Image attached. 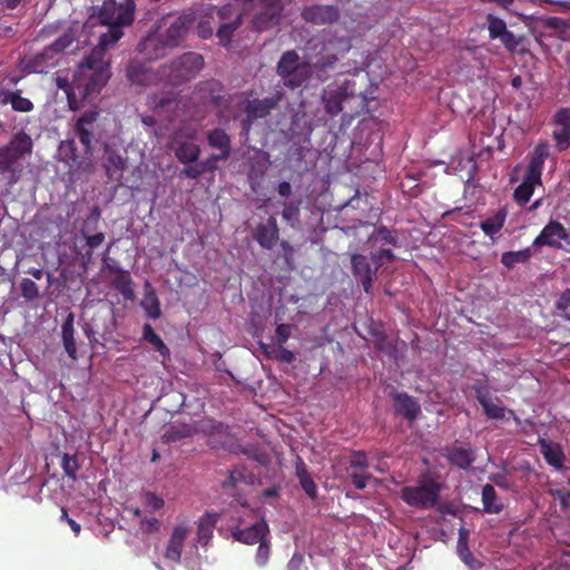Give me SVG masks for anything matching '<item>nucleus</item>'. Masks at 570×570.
Here are the masks:
<instances>
[{
  "instance_id": "obj_38",
  "label": "nucleus",
  "mask_w": 570,
  "mask_h": 570,
  "mask_svg": "<svg viewBox=\"0 0 570 570\" xmlns=\"http://www.w3.org/2000/svg\"><path fill=\"white\" fill-rule=\"evenodd\" d=\"M337 56L334 53L320 55L312 66V72L316 73L317 79L324 81L327 79L328 70L334 69L337 62Z\"/></svg>"
},
{
  "instance_id": "obj_12",
  "label": "nucleus",
  "mask_w": 570,
  "mask_h": 570,
  "mask_svg": "<svg viewBox=\"0 0 570 570\" xmlns=\"http://www.w3.org/2000/svg\"><path fill=\"white\" fill-rule=\"evenodd\" d=\"M242 523V519H237V523L230 530L233 539L240 543L248 546L259 543L269 533L268 524L264 520L256 521L244 528Z\"/></svg>"
},
{
  "instance_id": "obj_42",
  "label": "nucleus",
  "mask_w": 570,
  "mask_h": 570,
  "mask_svg": "<svg viewBox=\"0 0 570 570\" xmlns=\"http://www.w3.org/2000/svg\"><path fill=\"white\" fill-rule=\"evenodd\" d=\"M458 553L462 562H464L470 569L480 568V562L473 557L472 552L468 547V538L464 531H460L458 541Z\"/></svg>"
},
{
  "instance_id": "obj_44",
  "label": "nucleus",
  "mask_w": 570,
  "mask_h": 570,
  "mask_svg": "<svg viewBox=\"0 0 570 570\" xmlns=\"http://www.w3.org/2000/svg\"><path fill=\"white\" fill-rule=\"evenodd\" d=\"M531 249L524 248L515 252H505L501 256V263L508 268L512 269L519 263H527L531 258Z\"/></svg>"
},
{
  "instance_id": "obj_57",
  "label": "nucleus",
  "mask_w": 570,
  "mask_h": 570,
  "mask_svg": "<svg viewBox=\"0 0 570 570\" xmlns=\"http://www.w3.org/2000/svg\"><path fill=\"white\" fill-rule=\"evenodd\" d=\"M368 459L364 451H355L353 452L350 459V468L351 469H360L365 471L368 468Z\"/></svg>"
},
{
  "instance_id": "obj_62",
  "label": "nucleus",
  "mask_w": 570,
  "mask_h": 570,
  "mask_svg": "<svg viewBox=\"0 0 570 570\" xmlns=\"http://www.w3.org/2000/svg\"><path fill=\"white\" fill-rule=\"evenodd\" d=\"M472 389L475 392V397L480 404H483L491 397L490 391L485 384L476 383Z\"/></svg>"
},
{
  "instance_id": "obj_47",
  "label": "nucleus",
  "mask_w": 570,
  "mask_h": 570,
  "mask_svg": "<svg viewBox=\"0 0 570 570\" xmlns=\"http://www.w3.org/2000/svg\"><path fill=\"white\" fill-rule=\"evenodd\" d=\"M73 32L67 31L57 38L51 45L47 46V48L58 58V55L68 49L73 43Z\"/></svg>"
},
{
  "instance_id": "obj_1",
  "label": "nucleus",
  "mask_w": 570,
  "mask_h": 570,
  "mask_svg": "<svg viewBox=\"0 0 570 570\" xmlns=\"http://www.w3.org/2000/svg\"><path fill=\"white\" fill-rule=\"evenodd\" d=\"M365 97L356 86L354 78L344 79L342 82L335 81L328 85L322 94V102L326 114L334 117L341 112L353 115L358 112Z\"/></svg>"
},
{
  "instance_id": "obj_24",
  "label": "nucleus",
  "mask_w": 570,
  "mask_h": 570,
  "mask_svg": "<svg viewBox=\"0 0 570 570\" xmlns=\"http://www.w3.org/2000/svg\"><path fill=\"white\" fill-rule=\"evenodd\" d=\"M58 63V58L46 47L27 62V69L35 73H47Z\"/></svg>"
},
{
  "instance_id": "obj_36",
  "label": "nucleus",
  "mask_w": 570,
  "mask_h": 570,
  "mask_svg": "<svg viewBox=\"0 0 570 570\" xmlns=\"http://www.w3.org/2000/svg\"><path fill=\"white\" fill-rule=\"evenodd\" d=\"M481 500L483 504V511L487 513L499 514L504 509V505L500 501L497 491L492 484L483 485Z\"/></svg>"
},
{
  "instance_id": "obj_4",
  "label": "nucleus",
  "mask_w": 570,
  "mask_h": 570,
  "mask_svg": "<svg viewBox=\"0 0 570 570\" xmlns=\"http://www.w3.org/2000/svg\"><path fill=\"white\" fill-rule=\"evenodd\" d=\"M203 67L204 59L199 53L185 52L169 65L160 67V78L165 83L178 86L193 79Z\"/></svg>"
},
{
  "instance_id": "obj_6",
  "label": "nucleus",
  "mask_w": 570,
  "mask_h": 570,
  "mask_svg": "<svg viewBox=\"0 0 570 570\" xmlns=\"http://www.w3.org/2000/svg\"><path fill=\"white\" fill-rule=\"evenodd\" d=\"M33 142L31 137L24 131H19L12 136L10 141L0 147V174L16 173V164L24 156L32 153Z\"/></svg>"
},
{
  "instance_id": "obj_58",
  "label": "nucleus",
  "mask_w": 570,
  "mask_h": 570,
  "mask_svg": "<svg viewBox=\"0 0 570 570\" xmlns=\"http://www.w3.org/2000/svg\"><path fill=\"white\" fill-rule=\"evenodd\" d=\"M348 475H350L352 483L354 484V487L357 490L365 489L367 485V482L372 479V475L365 471H362V472L352 471V472H350Z\"/></svg>"
},
{
  "instance_id": "obj_5",
  "label": "nucleus",
  "mask_w": 570,
  "mask_h": 570,
  "mask_svg": "<svg viewBox=\"0 0 570 570\" xmlns=\"http://www.w3.org/2000/svg\"><path fill=\"white\" fill-rule=\"evenodd\" d=\"M487 30L490 40H499L510 53H523L527 48V37L508 29L507 22L500 17L489 13L485 17Z\"/></svg>"
},
{
  "instance_id": "obj_17",
  "label": "nucleus",
  "mask_w": 570,
  "mask_h": 570,
  "mask_svg": "<svg viewBox=\"0 0 570 570\" xmlns=\"http://www.w3.org/2000/svg\"><path fill=\"white\" fill-rule=\"evenodd\" d=\"M187 535L188 527L186 524H178L173 529L164 552V558L167 561L171 563L180 562Z\"/></svg>"
},
{
  "instance_id": "obj_56",
  "label": "nucleus",
  "mask_w": 570,
  "mask_h": 570,
  "mask_svg": "<svg viewBox=\"0 0 570 570\" xmlns=\"http://www.w3.org/2000/svg\"><path fill=\"white\" fill-rule=\"evenodd\" d=\"M375 238L383 242L384 244H389L391 246H397V237L395 233L389 229L386 226H380L375 230Z\"/></svg>"
},
{
  "instance_id": "obj_41",
  "label": "nucleus",
  "mask_w": 570,
  "mask_h": 570,
  "mask_svg": "<svg viewBox=\"0 0 570 570\" xmlns=\"http://www.w3.org/2000/svg\"><path fill=\"white\" fill-rule=\"evenodd\" d=\"M142 340L153 345L161 356H169V348L166 346L161 337L155 333L149 323H146L142 327Z\"/></svg>"
},
{
  "instance_id": "obj_26",
  "label": "nucleus",
  "mask_w": 570,
  "mask_h": 570,
  "mask_svg": "<svg viewBox=\"0 0 570 570\" xmlns=\"http://www.w3.org/2000/svg\"><path fill=\"white\" fill-rule=\"evenodd\" d=\"M227 158L228 157H220V154H213L203 161H196V164L191 166L184 167L180 174L187 178L197 179L205 173L214 171L217 168V163L219 160H226Z\"/></svg>"
},
{
  "instance_id": "obj_3",
  "label": "nucleus",
  "mask_w": 570,
  "mask_h": 570,
  "mask_svg": "<svg viewBox=\"0 0 570 570\" xmlns=\"http://www.w3.org/2000/svg\"><path fill=\"white\" fill-rule=\"evenodd\" d=\"M276 71L283 81V86L294 90L304 86L311 78L312 66L302 61L295 50H287L281 56Z\"/></svg>"
},
{
  "instance_id": "obj_31",
  "label": "nucleus",
  "mask_w": 570,
  "mask_h": 570,
  "mask_svg": "<svg viewBox=\"0 0 570 570\" xmlns=\"http://www.w3.org/2000/svg\"><path fill=\"white\" fill-rule=\"evenodd\" d=\"M197 433V428L189 423L175 422L170 424L163 434V440L166 443L180 441L187 439Z\"/></svg>"
},
{
  "instance_id": "obj_50",
  "label": "nucleus",
  "mask_w": 570,
  "mask_h": 570,
  "mask_svg": "<svg viewBox=\"0 0 570 570\" xmlns=\"http://www.w3.org/2000/svg\"><path fill=\"white\" fill-rule=\"evenodd\" d=\"M61 468L67 476L76 480L77 471L80 469L77 456L65 453L61 461Z\"/></svg>"
},
{
  "instance_id": "obj_63",
  "label": "nucleus",
  "mask_w": 570,
  "mask_h": 570,
  "mask_svg": "<svg viewBox=\"0 0 570 570\" xmlns=\"http://www.w3.org/2000/svg\"><path fill=\"white\" fill-rule=\"evenodd\" d=\"M556 307L561 314L570 308V288L564 289L556 303Z\"/></svg>"
},
{
  "instance_id": "obj_61",
  "label": "nucleus",
  "mask_w": 570,
  "mask_h": 570,
  "mask_svg": "<svg viewBox=\"0 0 570 570\" xmlns=\"http://www.w3.org/2000/svg\"><path fill=\"white\" fill-rule=\"evenodd\" d=\"M283 218L288 223H294L298 220L299 207L294 203H288L284 205V209L282 212Z\"/></svg>"
},
{
  "instance_id": "obj_28",
  "label": "nucleus",
  "mask_w": 570,
  "mask_h": 570,
  "mask_svg": "<svg viewBox=\"0 0 570 570\" xmlns=\"http://www.w3.org/2000/svg\"><path fill=\"white\" fill-rule=\"evenodd\" d=\"M75 315L72 313H69L66 317V320L62 323L61 326V340L65 347L66 353L68 356L77 361V346H76V340H75Z\"/></svg>"
},
{
  "instance_id": "obj_48",
  "label": "nucleus",
  "mask_w": 570,
  "mask_h": 570,
  "mask_svg": "<svg viewBox=\"0 0 570 570\" xmlns=\"http://www.w3.org/2000/svg\"><path fill=\"white\" fill-rule=\"evenodd\" d=\"M261 347L268 357H275L276 360L288 364L295 361V354L292 351L284 348L283 346H278V348L272 347L271 352L268 346L265 344H261Z\"/></svg>"
},
{
  "instance_id": "obj_35",
  "label": "nucleus",
  "mask_w": 570,
  "mask_h": 570,
  "mask_svg": "<svg viewBox=\"0 0 570 570\" xmlns=\"http://www.w3.org/2000/svg\"><path fill=\"white\" fill-rule=\"evenodd\" d=\"M208 145L220 150V157H229L232 151L230 137L222 128H215L207 135Z\"/></svg>"
},
{
  "instance_id": "obj_51",
  "label": "nucleus",
  "mask_w": 570,
  "mask_h": 570,
  "mask_svg": "<svg viewBox=\"0 0 570 570\" xmlns=\"http://www.w3.org/2000/svg\"><path fill=\"white\" fill-rule=\"evenodd\" d=\"M20 289H21V296L27 301H35L39 297L38 285L29 278H23L21 281Z\"/></svg>"
},
{
  "instance_id": "obj_14",
  "label": "nucleus",
  "mask_w": 570,
  "mask_h": 570,
  "mask_svg": "<svg viewBox=\"0 0 570 570\" xmlns=\"http://www.w3.org/2000/svg\"><path fill=\"white\" fill-rule=\"evenodd\" d=\"M137 50L145 59L153 61L167 56L171 47L165 42L161 35L155 29L138 43Z\"/></svg>"
},
{
  "instance_id": "obj_53",
  "label": "nucleus",
  "mask_w": 570,
  "mask_h": 570,
  "mask_svg": "<svg viewBox=\"0 0 570 570\" xmlns=\"http://www.w3.org/2000/svg\"><path fill=\"white\" fill-rule=\"evenodd\" d=\"M196 428L197 432H203L206 434H220L225 431V425L214 420H203Z\"/></svg>"
},
{
  "instance_id": "obj_9",
  "label": "nucleus",
  "mask_w": 570,
  "mask_h": 570,
  "mask_svg": "<svg viewBox=\"0 0 570 570\" xmlns=\"http://www.w3.org/2000/svg\"><path fill=\"white\" fill-rule=\"evenodd\" d=\"M439 494V484L431 481L416 487H404L401 491V499L411 507L428 509L438 503Z\"/></svg>"
},
{
  "instance_id": "obj_30",
  "label": "nucleus",
  "mask_w": 570,
  "mask_h": 570,
  "mask_svg": "<svg viewBox=\"0 0 570 570\" xmlns=\"http://www.w3.org/2000/svg\"><path fill=\"white\" fill-rule=\"evenodd\" d=\"M200 155V148L197 144L185 140L177 144L175 148V156L179 163L186 166L196 164Z\"/></svg>"
},
{
  "instance_id": "obj_21",
  "label": "nucleus",
  "mask_w": 570,
  "mask_h": 570,
  "mask_svg": "<svg viewBox=\"0 0 570 570\" xmlns=\"http://www.w3.org/2000/svg\"><path fill=\"white\" fill-rule=\"evenodd\" d=\"M97 116L98 115L95 111H87L82 114L76 122L75 130L86 154H89L92 150L94 126L97 120Z\"/></svg>"
},
{
  "instance_id": "obj_39",
  "label": "nucleus",
  "mask_w": 570,
  "mask_h": 570,
  "mask_svg": "<svg viewBox=\"0 0 570 570\" xmlns=\"http://www.w3.org/2000/svg\"><path fill=\"white\" fill-rule=\"evenodd\" d=\"M541 183L537 179H528V176H524L523 181L514 189L513 198L515 203L524 206L533 195L534 187L541 185Z\"/></svg>"
},
{
  "instance_id": "obj_8",
  "label": "nucleus",
  "mask_w": 570,
  "mask_h": 570,
  "mask_svg": "<svg viewBox=\"0 0 570 570\" xmlns=\"http://www.w3.org/2000/svg\"><path fill=\"white\" fill-rule=\"evenodd\" d=\"M135 0H104L98 18L101 23L131 24L135 20Z\"/></svg>"
},
{
  "instance_id": "obj_32",
  "label": "nucleus",
  "mask_w": 570,
  "mask_h": 570,
  "mask_svg": "<svg viewBox=\"0 0 570 570\" xmlns=\"http://www.w3.org/2000/svg\"><path fill=\"white\" fill-rule=\"evenodd\" d=\"M508 210L505 207L497 210L492 216L480 223L481 230L491 239H494L495 235L503 228Z\"/></svg>"
},
{
  "instance_id": "obj_59",
  "label": "nucleus",
  "mask_w": 570,
  "mask_h": 570,
  "mask_svg": "<svg viewBox=\"0 0 570 570\" xmlns=\"http://www.w3.org/2000/svg\"><path fill=\"white\" fill-rule=\"evenodd\" d=\"M292 335V325L279 324L275 330V340L278 346H283Z\"/></svg>"
},
{
  "instance_id": "obj_20",
  "label": "nucleus",
  "mask_w": 570,
  "mask_h": 570,
  "mask_svg": "<svg viewBox=\"0 0 570 570\" xmlns=\"http://www.w3.org/2000/svg\"><path fill=\"white\" fill-rule=\"evenodd\" d=\"M302 18L314 24H326L336 21L340 12L334 6L314 4L303 9Z\"/></svg>"
},
{
  "instance_id": "obj_22",
  "label": "nucleus",
  "mask_w": 570,
  "mask_h": 570,
  "mask_svg": "<svg viewBox=\"0 0 570 570\" xmlns=\"http://www.w3.org/2000/svg\"><path fill=\"white\" fill-rule=\"evenodd\" d=\"M394 400V411L396 414L402 415L407 421H414L421 413V406L414 396L405 392L392 393Z\"/></svg>"
},
{
  "instance_id": "obj_34",
  "label": "nucleus",
  "mask_w": 570,
  "mask_h": 570,
  "mask_svg": "<svg viewBox=\"0 0 570 570\" xmlns=\"http://www.w3.org/2000/svg\"><path fill=\"white\" fill-rule=\"evenodd\" d=\"M217 513L206 512L198 521L197 539L202 546H207L213 538L214 528L218 521Z\"/></svg>"
},
{
  "instance_id": "obj_33",
  "label": "nucleus",
  "mask_w": 570,
  "mask_h": 570,
  "mask_svg": "<svg viewBox=\"0 0 570 570\" xmlns=\"http://www.w3.org/2000/svg\"><path fill=\"white\" fill-rule=\"evenodd\" d=\"M540 451L546 462L557 470H561L564 463V453L560 444L541 441Z\"/></svg>"
},
{
  "instance_id": "obj_54",
  "label": "nucleus",
  "mask_w": 570,
  "mask_h": 570,
  "mask_svg": "<svg viewBox=\"0 0 570 570\" xmlns=\"http://www.w3.org/2000/svg\"><path fill=\"white\" fill-rule=\"evenodd\" d=\"M484 414L489 419L493 420H501L504 417V409L495 403H493L492 399L490 397L488 401H485L483 404H481Z\"/></svg>"
},
{
  "instance_id": "obj_27",
  "label": "nucleus",
  "mask_w": 570,
  "mask_h": 570,
  "mask_svg": "<svg viewBox=\"0 0 570 570\" xmlns=\"http://www.w3.org/2000/svg\"><path fill=\"white\" fill-rule=\"evenodd\" d=\"M108 268L115 274L112 278L114 288L118 291L125 299H132L135 295L134 282L129 272L116 266H108Z\"/></svg>"
},
{
  "instance_id": "obj_52",
  "label": "nucleus",
  "mask_w": 570,
  "mask_h": 570,
  "mask_svg": "<svg viewBox=\"0 0 570 570\" xmlns=\"http://www.w3.org/2000/svg\"><path fill=\"white\" fill-rule=\"evenodd\" d=\"M371 258L373 263L375 264L376 268L379 269L382 267L385 263H390L395 261L396 256L394 255L392 248H380L375 253H372Z\"/></svg>"
},
{
  "instance_id": "obj_25",
  "label": "nucleus",
  "mask_w": 570,
  "mask_h": 570,
  "mask_svg": "<svg viewBox=\"0 0 570 570\" xmlns=\"http://www.w3.org/2000/svg\"><path fill=\"white\" fill-rule=\"evenodd\" d=\"M446 458L452 465L468 470L475 461V453L471 445L452 446L448 449Z\"/></svg>"
},
{
  "instance_id": "obj_49",
  "label": "nucleus",
  "mask_w": 570,
  "mask_h": 570,
  "mask_svg": "<svg viewBox=\"0 0 570 570\" xmlns=\"http://www.w3.org/2000/svg\"><path fill=\"white\" fill-rule=\"evenodd\" d=\"M142 504L149 513H154L164 507L165 501L154 492H146L142 495Z\"/></svg>"
},
{
  "instance_id": "obj_40",
  "label": "nucleus",
  "mask_w": 570,
  "mask_h": 570,
  "mask_svg": "<svg viewBox=\"0 0 570 570\" xmlns=\"http://www.w3.org/2000/svg\"><path fill=\"white\" fill-rule=\"evenodd\" d=\"M140 305L148 317L157 320L161 315L160 302L153 288L145 292Z\"/></svg>"
},
{
  "instance_id": "obj_60",
  "label": "nucleus",
  "mask_w": 570,
  "mask_h": 570,
  "mask_svg": "<svg viewBox=\"0 0 570 570\" xmlns=\"http://www.w3.org/2000/svg\"><path fill=\"white\" fill-rule=\"evenodd\" d=\"M160 521L157 518H144L140 520L139 529L148 534L159 531Z\"/></svg>"
},
{
  "instance_id": "obj_16",
  "label": "nucleus",
  "mask_w": 570,
  "mask_h": 570,
  "mask_svg": "<svg viewBox=\"0 0 570 570\" xmlns=\"http://www.w3.org/2000/svg\"><path fill=\"white\" fill-rule=\"evenodd\" d=\"M556 129L552 138L556 141V148L563 151L570 147V107L558 109L553 116Z\"/></svg>"
},
{
  "instance_id": "obj_10",
  "label": "nucleus",
  "mask_w": 570,
  "mask_h": 570,
  "mask_svg": "<svg viewBox=\"0 0 570 570\" xmlns=\"http://www.w3.org/2000/svg\"><path fill=\"white\" fill-rule=\"evenodd\" d=\"M100 219V209L98 207H94L88 215L82 228L80 229V234L86 242L87 249L85 252H79L80 261L83 267H87L92 262L94 250L99 247L105 242V234L99 232L96 234H90V230L96 229Z\"/></svg>"
},
{
  "instance_id": "obj_55",
  "label": "nucleus",
  "mask_w": 570,
  "mask_h": 570,
  "mask_svg": "<svg viewBox=\"0 0 570 570\" xmlns=\"http://www.w3.org/2000/svg\"><path fill=\"white\" fill-rule=\"evenodd\" d=\"M271 556V546L267 539L265 538L259 542V546L256 551L255 562L258 567H265L269 560Z\"/></svg>"
},
{
  "instance_id": "obj_18",
  "label": "nucleus",
  "mask_w": 570,
  "mask_h": 570,
  "mask_svg": "<svg viewBox=\"0 0 570 570\" xmlns=\"http://www.w3.org/2000/svg\"><path fill=\"white\" fill-rule=\"evenodd\" d=\"M254 239L265 249H272L279 239V229L275 216H269L265 223L256 226L253 233Z\"/></svg>"
},
{
  "instance_id": "obj_11",
  "label": "nucleus",
  "mask_w": 570,
  "mask_h": 570,
  "mask_svg": "<svg viewBox=\"0 0 570 570\" xmlns=\"http://www.w3.org/2000/svg\"><path fill=\"white\" fill-rule=\"evenodd\" d=\"M108 78H109V75H108L107 70L100 69L98 71H92L88 76V81L83 88L79 83L68 85L67 82H63L61 79H58L57 83H58L59 88H61L66 91L69 106H70V108L73 109L75 108L73 100L76 98V90H79V95L82 98H86L90 94L99 91L100 88L107 82Z\"/></svg>"
},
{
  "instance_id": "obj_7",
  "label": "nucleus",
  "mask_w": 570,
  "mask_h": 570,
  "mask_svg": "<svg viewBox=\"0 0 570 570\" xmlns=\"http://www.w3.org/2000/svg\"><path fill=\"white\" fill-rule=\"evenodd\" d=\"M194 18L190 14L167 16L159 20L156 30L171 49L179 47L186 39Z\"/></svg>"
},
{
  "instance_id": "obj_19",
  "label": "nucleus",
  "mask_w": 570,
  "mask_h": 570,
  "mask_svg": "<svg viewBox=\"0 0 570 570\" xmlns=\"http://www.w3.org/2000/svg\"><path fill=\"white\" fill-rule=\"evenodd\" d=\"M128 79L136 85L148 86L163 82L160 69L154 71L140 61H131L127 68Z\"/></svg>"
},
{
  "instance_id": "obj_13",
  "label": "nucleus",
  "mask_w": 570,
  "mask_h": 570,
  "mask_svg": "<svg viewBox=\"0 0 570 570\" xmlns=\"http://www.w3.org/2000/svg\"><path fill=\"white\" fill-rule=\"evenodd\" d=\"M567 239L568 233L566 227L558 220H550L533 239L532 246L535 248L548 246L560 249L562 247L561 242Z\"/></svg>"
},
{
  "instance_id": "obj_43",
  "label": "nucleus",
  "mask_w": 570,
  "mask_h": 570,
  "mask_svg": "<svg viewBox=\"0 0 570 570\" xmlns=\"http://www.w3.org/2000/svg\"><path fill=\"white\" fill-rule=\"evenodd\" d=\"M105 24L108 26L109 28H108V31L102 33L99 38V46L101 48H107L109 46L115 45L124 36L122 28L129 26V24H120V22L105 23Z\"/></svg>"
},
{
  "instance_id": "obj_37",
  "label": "nucleus",
  "mask_w": 570,
  "mask_h": 570,
  "mask_svg": "<svg viewBox=\"0 0 570 570\" xmlns=\"http://www.w3.org/2000/svg\"><path fill=\"white\" fill-rule=\"evenodd\" d=\"M104 167L110 178L115 175L121 176L126 168V159L117 151L107 149L104 159Z\"/></svg>"
},
{
  "instance_id": "obj_46",
  "label": "nucleus",
  "mask_w": 570,
  "mask_h": 570,
  "mask_svg": "<svg viewBox=\"0 0 570 570\" xmlns=\"http://www.w3.org/2000/svg\"><path fill=\"white\" fill-rule=\"evenodd\" d=\"M9 104L14 111L30 112L33 109V104L30 99L21 96V90L9 92Z\"/></svg>"
},
{
  "instance_id": "obj_29",
  "label": "nucleus",
  "mask_w": 570,
  "mask_h": 570,
  "mask_svg": "<svg viewBox=\"0 0 570 570\" xmlns=\"http://www.w3.org/2000/svg\"><path fill=\"white\" fill-rule=\"evenodd\" d=\"M281 16V7L276 4H267L253 20L258 31L267 30L278 23Z\"/></svg>"
},
{
  "instance_id": "obj_15",
  "label": "nucleus",
  "mask_w": 570,
  "mask_h": 570,
  "mask_svg": "<svg viewBox=\"0 0 570 570\" xmlns=\"http://www.w3.org/2000/svg\"><path fill=\"white\" fill-rule=\"evenodd\" d=\"M351 269L356 279L360 281L364 292L366 294L371 293L373 281L376 276L377 268L371 267V264L367 257L363 254H352L351 255Z\"/></svg>"
},
{
  "instance_id": "obj_23",
  "label": "nucleus",
  "mask_w": 570,
  "mask_h": 570,
  "mask_svg": "<svg viewBox=\"0 0 570 570\" xmlns=\"http://www.w3.org/2000/svg\"><path fill=\"white\" fill-rule=\"evenodd\" d=\"M549 155L548 144L537 145L530 156L524 176H528V179H537L541 181L543 165Z\"/></svg>"
},
{
  "instance_id": "obj_2",
  "label": "nucleus",
  "mask_w": 570,
  "mask_h": 570,
  "mask_svg": "<svg viewBox=\"0 0 570 570\" xmlns=\"http://www.w3.org/2000/svg\"><path fill=\"white\" fill-rule=\"evenodd\" d=\"M250 95L248 92H237L232 98L238 110L235 118L239 116V112L245 114V117L240 119V136L245 139H248L253 124L257 119L266 118L282 99L281 92L263 99L250 98Z\"/></svg>"
},
{
  "instance_id": "obj_45",
  "label": "nucleus",
  "mask_w": 570,
  "mask_h": 570,
  "mask_svg": "<svg viewBox=\"0 0 570 570\" xmlns=\"http://www.w3.org/2000/svg\"><path fill=\"white\" fill-rule=\"evenodd\" d=\"M240 23H242V14L237 13L235 19H233L228 23H223L218 28L217 37L219 39L220 45L227 46L230 42L234 32L239 28Z\"/></svg>"
},
{
  "instance_id": "obj_64",
  "label": "nucleus",
  "mask_w": 570,
  "mask_h": 570,
  "mask_svg": "<svg viewBox=\"0 0 570 570\" xmlns=\"http://www.w3.org/2000/svg\"><path fill=\"white\" fill-rule=\"evenodd\" d=\"M287 570H306L307 567L305 566V558L301 553H294L292 559L288 561Z\"/></svg>"
}]
</instances>
